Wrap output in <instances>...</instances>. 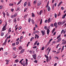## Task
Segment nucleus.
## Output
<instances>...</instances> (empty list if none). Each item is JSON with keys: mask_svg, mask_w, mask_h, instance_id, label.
Segmentation results:
<instances>
[{"mask_svg": "<svg viewBox=\"0 0 66 66\" xmlns=\"http://www.w3.org/2000/svg\"><path fill=\"white\" fill-rule=\"evenodd\" d=\"M7 26V24H5L3 27V28H2V31H4L6 30V29H5Z\"/></svg>", "mask_w": 66, "mask_h": 66, "instance_id": "nucleus-1", "label": "nucleus"}, {"mask_svg": "<svg viewBox=\"0 0 66 66\" xmlns=\"http://www.w3.org/2000/svg\"><path fill=\"white\" fill-rule=\"evenodd\" d=\"M41 4V2L38 1L37 3V5L38 6H40Z\"/></svg>", "mask_w": 66, "mask_h": 66, "instance_id": "nucleus-2", "label": "nucleus"}, {"mask_svg": "<svg viewBox=\"0 0 66 66\" xmlns=\"http://www.w3.org/2000/svg\"><path fill=\"white\" fill-rule=\"evenodd\" d=\"M32 57H33V58L34 59L36 60V57H37V56L36 55V54L32 55Z\"/></svg>", "mask_w": 66, "mask_h": 66, "instance_id": "nucleus-3", "label": "nucleus"}, {"mask_svg": "<svg viewBox=\"0 0 66 66\" xmlns=\"http://www.w3.org/2000/svg\"><path fill=\"white\" fill-rule=\"evenodd\" d=\"M7 38H6V39H5V41L4 42V43L2 44V45L3 46H4V45H6V43L7 42Z\"/></svg>", "mask_w": 66, "mask_h": 66, "instance_id": "nucleus-4", "label": "nucleus"}, {"mask_svg": "<svg viewBox=\"0 0 66 66\" xmlns=\"http://www.w3.org/2000/svg\"><path fill=\"white\" fill-rule=\"evenodd\" d=\"M47 35H48L50 32V30H49V29H47Z\"/></svg>", "mask_w": 66, "mask_h": 66, "instance_id": "nucleus-5", "label": "nucleus"}, {"mask_svg": "<svg viewBox=\"0 0 66 66\" xmlns=\"http://www.w3.org/2000/svg\"><path fill=\"white\" fill-rule=\"evenodd\" d=\"M41 32L42 34V35L43 36V35H44L45 34V32H44L43 31H41Z\"/></svg>", "mask_w": 66, "mask_h": 66, "instance_id": "nucleus-6", "label": "nucleus"}, {"mask_svg": "<svg viewBox=\"0 0 66 66\" xmlns=\"http://www.w3.org/2000/svg\"><path fill=\"white\" fill-rule=\"evenodd\" d=\"M24 49H23L20 52V53L22 54L23 52H24Z\"/></svg>", "mask_w": 66, "mask_h": 66, "instance_id": "nucleus-7", "label": "nucleus"}, {"mask_svg": "<svg viewBox=\"0 0 66 66\" xmlns=\"http://www.w3.org/2000/svg\"><path fill=\"white\" fill-rule=\"evenodd\" d=\"M47 10H48V11L50 12L51 10V9L50 7L49 6H48L47 7Z\"/></svg>", "mask_w": 66, "mask_h": 66, "instance_id": "nucleus-8", "label": "nucleus"}, {"mask_svg": "<svg viewBox=\"0 0 66 66\" xmlns=\"http://www.w3.org/2000/svg\"><path fill=\"white\" fill-rule=\"evenodd\" d=\"M57 24L59 26H60V24H62V22H58L57 23Z\"/></svg>", "mask_w": 66, "mask_h": 66, "instance_id": "nucleus-9", "label": "nucleus"}, {"mask_svg": "<svg viewBox=\"0 0 66 66\" xmlns=\"http://www.w3.org/2000/svg\"><path fill=\"white\" fill-rule=\"evenodd\" d=\"M51 18H48V23H50L51 21Z\"/></svg>", "mask_w": 66, "mask_h": 66, "instance_id": "nucleus-10", "label": "nucleus"}, {"mask_svg": "<svg viewBox=\"0 0 66 66\" xmlns=\"http://www.w3.org/2000/svg\"><path fill=\"white\" fill-rule=\"evenodd\" d=\"M31 22H32V24H34L35 23V22H34V20L33 19H32L31 20Z\"/></svg>", "mask_w": 66, "mask_h": 66, "instance_id": "nucleus-11", "label": "nucleus"}, {"mask_svg": "<svg viewBox=\"0 0 66 66\" xmlns=\"http://www.w3.org/2000/svg\"><path fill=\"white\" fill-rule=\"evenodd\" d=\"M35 36H36V37H37V39H38L39 38V36L38 35H36V34H35Z\"/></svg>", "mask_w": 66, "mask_h": 66, "instance_id": "nucleus-12", "label": "nucleus"}, {"mask_svg": "<svg viewBox=\"0 0 66 66\" xmlns=\"http://www.w3.org/2000/svg\"><path fill=\"white\" fill-rule=\"evenodd\" d=\"M38 42V41H36L35 42V43H34V46H35L36 44H37V43Z\"/></svg>", "mask_w": 66, "mask_h": 66, "instance_id": "nucleus-13", "label": "nucleus"}, {"mask_svg": "<svg viewBox=\"0 0 66 66\" xmlns=\"http://www.w3.org/2000/svg\"><path fill=\"white\" fill-rule=\"evenodd\" d=\"M61 40V38H59L57 40V42H60Z\"/></svg>", "mask_w": 66, "mask_h": 66, "instance_id": "nucleus-14", "label": "nucleus"}, {"mask_svg": "<svg viewBox=\"0 0 66 66\" xmlns=\"http://www.w3.org/2000/svg\"><path fill=\"white\" fill-rule=\"evenodd\" d=\"M22 47L20 46L19 47H18V48H19V49L20 50H21L22 49Z\"/></svg>", "mask_w": 66, "mask_h": 66, "instance_id": "nucleus-15", "label": "nucleus"}, {"mask_svg": "<svg viewBox=\"0 0 66 66\" xmlns=\"http://www.w3.org/2000/svg\"><path fill=\"white\" fill-rule=\"evenodd\" d=\"M27 2H25V3H24V7H26V5H27Z\"/></svg>", "mask_w": 66, "mask_h": 66, "instance_id": "nucleus-16", "label": "nucleus"}, {"mask_svg": "<svg viewBox=\"0 0 66 66\" xmlns=\"http://www.w3.org/2000/svg\"><path fill=\"white\" fill-rule=\"evenodd\" d=\"M13 5V4L10 3L9 4V5L10 6H12Z\"/></svg>", "mask_w": 66, "mask_h": 66, "instance_id": "nucleus-17", "label": "nucleus"}, {"mask_svg": "<svg viewBox=\"0 0 66 66\" xmlns=\"http://www.w3.org/2000/svg\"><path fill=\"white\" fill-rule=\"evenodd\" d=\"M31 16L32 17H34L35 16V15L33 13H32V15Z\"/></svg>", "mask_w": 66, "mask_h": 66, "instance_id": "nucleus-18", "label": "nucleus"}, {"mask_svg": "<svg viewBox=\"0 0 66 66\" xmlns=\"http://www.w3.org/2000/svg\"><path fill=\"white\" fill-rule=\"evenodd\" d=\"M15 61L16 63H18L19 62V60L18 59H16L15 60Z\"/></svg>", "mask_w": 66, "mask_h": 66, "instance_id": "nucleus-19", "label": "nucleus"}, {"mask_svg": "<svg viewBox=\"0 0 66 66\" xmlns=\"http://www.w3.org/2000/svg\"><path fill=\"white\" fill-rule=\"evenodd\" d=\"M31 18H29V19H28V22H29V23H30V22L31 21Z\"/></svg>", "mask_w": 66, "mask_h": 66, "instance_id": "nucleus-20", "label": "nucleus"}, {"mask_svg": "<svg viewBox=\"0 0 66 66\" xmlns=\"http://www.w3.org/2000/svg\"><path fill=\"white\" fill-rule=\"evenodd\" d=\"M6 15L8 16H10V14L8 13V12H6Z\"/></svg>", "mask_w": 66, "mask_h": 66, "instance_id": "nucleus-21", "label": "nucleus"}, {"mask_svg": "<svg viewBox=\"0 0 66 66\" xmlns=\"http://www.w3.org/2000/svg\"><path fill=\"white\" fill-rule=\"evenodd\" d=\"M42 19H41V21L40 22V25H41V24H42Z\"/></svg>", "mask_w": 66, "mask_h": 66, "instance_id": "nucleus-22", "label": "nucleus"}, {"mask_svg": "<svg viewBox=\"0 0 66 66\" xmlns=\"http://www.w3.org/2000/svg\"><path fill=\"white\" fill-rule=\"evenodd\" d=\"M57 25V23L56 22H55L54 24V26L56 27Z\"/></svg>", "mask_w": 66, "mask_h": 66, "instance_id": "nucleus-23", "label": "nucleus"}, {"mask_svg": "<svg viewBox=\"0 0 66 66\" xmlns=\"http://www.w3.org/2000/svg\"><path fill=\"white\" fill-rule=\"evenodd\" d=\"M3 14V15L4 16H5L6 15V14L4 12H3L2 13Z\"/></svg>", "mask_w": 66, "mask_h": 66, "instance_id": "nucleus-24", "label": "nucleus"}, {"mask_svg": "<svg viewBox=\"0 0 66 66\" xmlns=\"http://www.w3.org/2000/svg\"><path fill=\"white\" fill-rule=\"evenodd\" d=\"M14 21L15 22V23H16L17 22L16 20V19H15V20H14Z\"/></svg>", "mask_w": 66, "mask_h": 66, "instance_id": "nucleus-25", "label": "nucleus"}, {"mask_svg": "<svg viewBox=\"0 0 66 66\" xmlns=\"http://www.w3.org/2000/svg\"><path fill=\"white\" fill-rule=\"evenodd\" d=\"M19 44V42L18 41L16 42V45H18Z\"/></svg>", "mask_w": 66, "mask_h": 66, "instance_id": "nucleus-26", "label": "nucleus"}, {"mask_svg": "<svg viewBox=\"0 0 66 66\" xmlns=\"http://www.w3.org/2000/svg\"><path fill=\"white\" fill-rule=\"evenodd\" d=\"M50 26L51 27H53L54 26V24H51L50 25Z\"/></svg>", "mask_w": 66, "mask_h": 66, "instance_id": "nucleus-27", "label": "nucleus"}, {"mask_svg": "<svg viewBox=\"0 0 66 66\" xmlns=\"http://www.w3.org/2000/svg\"><path fill=\"white\" fill-rule=\"evenodd\" d=\"M36 1H34L33 2V4L34 5H35V4H36Z\"/></svg>", "mask_w": 66, "mask_h": 66, "instance_id": "nucleus-28", "label": "nucleus"}, {"mask_svg": "<svg viewBox=\"0 0 66 66\" xmlns=\"http://www.w3.org/2000/svg\"><path fill=\"white\" fill-rule=\"evenodd\" d=\"M17 14H16V13H15V14L14 15V17H16V16H17Z\"/></svg>", "mask_w": 66, "mask_h": 66, "instance_id": "nucleus-29", "label": "nucleus"}, {"mask_svg": "<svg viewBox=\"0 0 66 66\" xmlns=\"http://www.w3.org/2000/svg\"><path fill=\"white\" fill-rule=\"evenodd\" d=\"M11 17L12 18H14V17H14V15H12L11 16Z\"/></svg>", "mask_w": 66, "mask_h": 66, "instance_id": "nucleus-30", "label": "nucleus"}, {"mask_svg": "<svg viewBox=\"0 0 66 66\" xmlns=\"http://www.w3.org/2000/svg\"><path fill=\"white\" fill-rule=\"evenodd\" d=\"M11 28H10L8 30V32L9 33V32H11Z\"/></svg>", "mask_w": 66, "mask_h": 66, "instance_id": "nucleus-31", "label": "nucleus"}, {"mask_svg": "<svg viewBox=\"0 0 66 66\" xmlns=\"http://www.w3.org/2000/svg\"><path fill=\"white\" fill-rule=\"evenodd\" d=\"M45 57L46 58H47V59L49 58V57H48V56L46 55L45 54Z\"/></svg>", "mask_w": 66, "mask_h": 66, "instance_id": "nucleus-32", "label": "nucleus"}, {"mask_svg": "<svg viewBox=\"0 0 66 66\" xmlns=\"http://www.w3.org/2000/svg\"><path fill=\"white\" fill-rule=\"evenodd\" d=\"M65 22L66 21H63V23L62 22V24H63L64 23H65Z\"/></svg>", "mask_w": 66, "mask_h": 66, "instance_id": "nucleus-33", "label": "nucleus"}, {"mask_svg": "<svg viewBox=\"0 0 66 66\" xmlns=\"http://www.w3.org/2000/svg\"><path fill=\"white\" fill-rule=\"evenodd\" d=\"M4 33L3 32H2V33H1V36H3L4 35Z\"/></svg>", "mask_w": 66, "mask_h": 66, "instance_id": "nucleus-34", "label": "nucleus"}, {"mask_svg": "<svg viewBox=\"0 0 66 66\" xmlns=\"http://www.w3.org/2000/svg\"><path fill=\"white\" fill-rule=\"evenodd\" d=\"M61 36V35H59L57 37L56 39H58L60 37V36Z\"/></svg>", "mask_w": 66, "mask_h": 66, "instance_id": "nucleus-35", "label": "nucleus"}, {"mask_svg": "<svg viewBox=\"0 0 66 66\" xmlns=\"http://www.w3.org/2000/svg\"><path fill=\"white\" fill-rule=\"evenodd\" d=\"M44 28L46 30H47V26H45Z\"/></svg>", "mask_w": 66, "mask_h": 66, "instance_id": "nucleus-36", "label": "nucleus"}, {"mask_svg": "<svg viewBox=\"0 0 66 66\" xmlns=\"http://www.w3.org/2000/svg\"><path fill=\"white\" fill-rule=\"evenodd\" d=\"M20 9V8L19 7H18V8H17V9H16V11H18V10H19Z\"/></svg>", "mask_w": 66, "mask_h": 66, "instance_id": "nucleus-37", "label": "nucleus"}, {"mask_svg": "<svg viewBox=\"0 0 66 66\" xmlns=\"http://www.w3.org/2000/svg\"><path fill=\"white\" fill-rule=\"evenodd\" d=\"M23 38V36H21L20 37V39L21 40Z\"/></svg>", "mask_w": 66, "mask_h": 66, "instance_id": "nucleus-38", "label": "nucleus"}, {"mask_svg": "<svg viewBox=\"0 0 66 66\" xmlns=\"http://www.w3.org/2000/svg\"><path fill=\"white\" fill-rule=\"evenodd\" d=\"M27 8H25V9H24V12H25L27 10Z\"/></svg>", "mask_w": 66, "mask_h": 66, "instance_id": "nucleus-39", "label": "nucleus"}, {"mask_svg": "<svg viewBox=\"0 0 66 66\" xmlns=\"http://www.w3.org/2000/svg\"><path fill=\"white\" fill-rule=\"evenodd\" d=\"M49 61V58H47L46 59V61L47 62H48Z\"/></svg>", "mask_w": 66, "mask_h": 66, "instance_id": "nucleus-40", "label": "nucleus"}, {"mask_svg": "<svg viewBox=\"0 0 66 66\" xmlns=\"http://www.w3.org/2000/svg\"><path fill=\"white\" fill-rule=\"evenodd\" d=\"M27 17V15L26 14L24 16V18H26Z\"/></svg>", "mask_w": 66, "mask_h": 66, "instance_id": "nucleus-41", "label": "nucleus"}, {"mask_svg": "<svg viewBox=\"0 0 66 66\" xmlns=\"http://www.w3.org/2000/svg\"><path fill=\"white\" fill-rule=\"evenodd\" d=\"M35 61H34V62L36 63H37L38 61L36 60H35Z\"/></svg>", "mask_w": 66, "mask_h": 66, "instance_id": "nucleus-42", "label": "nucleus"}, {"mask_svg": "<svg viewBox=\"0 0 66 66\" xmlns=\"http://www.w3.org/2000/svg\"><path fill=\"white\" fill-rule=\"evenodd\" d=\"M47 22H48V20H46L45 21V23Z\"/></svg>", "mask_w": 66, "mask_h": 66, "instance_id": "nucleus-43", "label": "nucleus"}, {"mask_svg": "<svg viewBox=\"0 0 66 66\" xmlns=\"http://www.w3.org/2000/svg\"><path fill=\"white\" fill-rule=\"evenodd\" d=\"M61 9L62 10H63L64 9V8L62 6L61 8Z\"/></svg>", "mask_w": 66, "mask_h": 66, "instance_id": "nucleus-44", "label": "nucleus"}, {"mask_svg": "<svg viewBox=\"0 0 66 66\" xmlns=\"http://www.w3.org/2000/svg\"><path fill=\"white\" fill-rule=\"evenodd\" d=\"M28 6H30V2H28Z\"/></svg>", "mask_w": 66, "mask_h": 66, "instance_id": "nucleus-45", "label": "nucleus"}, {"mask_svg": "<svg viewBox=\"0 0 66 66\" xmlns=\"http://www.w3.org/2000/svg\"><path fill=\"white\" fill-rule=\"evenodd\" d=\"M52 57H51V56H49V60H51V59H52Z\"/></svg>", "mask_w": 66, "mask_h": 66, "instance_id": "nucleus-46", "label": "nucleus"}, {"mask_svg": "<svg viewBox=\"0 0 66 66\" xmlns=\"http://www.w3.org/2000/svg\"><path fill=\"white\" fill-rule=\"evenodd\" d=\"M42 10H40V11L39 14L40 15H41V12H42Z\"/></svg>", "mask_w": 66, "mask_h": 66, "instance_id": "nucleus-47", "label": "nucleus"}, {"mask_svg": "<svg viewBox=\"0 0 66 66\" xmlns=\"http://www.w3.org/2000/svg\"><path fill=\"white\" fill-rule=\"evenodd\" d=\"M66 44V41H65L64 42H63L62 44Z\"/></svg>", "mask_w": 66, "mask_h": 66, "instance_id": "nucleus-48", "label": "nucleus"}, {"mask_svg": "<svg viewBox=\"0 0 66 66\" xmlns=\"http://www.w3.org/2000/svg\"><path fill=\"white\" fill-rule=\"evenodd\" d=\"M3 7V6L2 5H1L0 6V9H1Z\"/></svg>", "mask_w": 66, "mask_h": 66, "instance_id": "nucleus-49", "label": "nucleus"}, {"mask_svg": "<svg viewBox=\"0 0 66 66\" xmlns=\"http://www.w3.org/2000/svg\"><path fill=\"white\" fill-rule=\"evenodd\" d=\"M28 64V62H26V63H25V65L27 66Z\"/></svg>", "mask_w": 66, "mask_h": 66, "instance_id": "nucleus-50", "label": "nucleus"}, {"mask_svg": "<svg viewBox=\"0 0 66 66\" xmlns=\"http://www.w3.org/2000/svg\"><path fill=\"white\" fill-rule=\"evenodd\" d=\"M55 15H54V16H55V18H56L57 15L56 14H55Z\"/></svg>", "mask_w": 66, "mask_h": 66, "instance_id": "nucleus-51", "label": "nucleus"}, {"mask_svg": "<svg viewBox=\"0 0 66 66\" xmlns=\"http://www.w3.org/2000/svg\"><path fill=\"white\" fill-rule=\"evenodd\" d=\"M14 10V9H11V12H13V11Z\"/></svg>", "mask_w": 66, "mask_h": 66, "instance_id": "nucleus-52", "label": "nucleus"}, {"mask_svg": "<svg viewBox=\"0 0 66 66\" xmlns=\"http://www.w3.org/2000/svg\"><path fill=\"white\" fill-rule=\"evenodd\" d=\"M52 9H53V10L54 9V5H53V6H52Z\"/></svg>", "mask_w": 66, "mask_h": 66, "instance_id": "nucleus-53", "label": "nucleus"}, {"mask_svg": "<svg viewBox=\"0 0 66 66\" xmlns=\"http://www.w3.org/2000/svg\"><path fill=\"white\" fill-rule=\"evenodd\" d=\"M55 0H52V3H54Z\"/></svg>", "mask_w": 66, "mask_h": 66, "instance_id": "nucleus-54", "label": "nucleus"}, {"mask_svg": "<svg viewBox=\"0 0 66 66\" xmlns=\"http://www.w3.org/2000/svg\"><path fill=\"white\" fill-rule=\"evenodd\" d=\"M64 46H63L62 47V50H64Z\"/></svg>", "mask_w": 66, "mask_h": 66, "instance_id": "nucleus-55", "label": "nucleus"}, {"mask_svg": "<svg viewBox=\"0 0 66 66\" xmlns=\"http://www.w3.org/2000/svg\"><path fill=\"white\" fill-rule=\"evenodd\" d=\"M37 47V46H35L33 47V48H36Z\"/></svg>", "mask_w": 66, "mask_h": 66, "instance_id": "nucleus-56", "label": "nucleus"}, {"mask_svg": "<svg viewBox=\"0 0 66 66\" xmlns=\"http://www.w3.org/2000/svg\"><path fill=\"white\" fill-rule=\"evenodd\" d=\"M60 45V44H59L57 46H56V48H58V46Z\"/></svg>", "mask_w": 66, "mask_h": 66, "instance_id": "nucleus-57", "label": "nucleus"}, {"mask_svg": "<svg viewBox=\"0 0 66 66\" xmlns=\"http://www.w3.org/2000/svg\"><path fill=\"white\" fill-rule=\"evenodd\" d=\"M36 33H37V32H36V31H35L34 32V33H33L34 34H36Z\"/></svg>", "mask_w": 66, "mask_h": 66, "instance_id": "nucleus-58", "label": "nucleus"}, {"mask_svg": "<svg viewBox=\"0 0 66 66\" xmlns=\"http://www.w3.org/2000/svg\"><path fill=\"white\" fill-rule=\"evenodd\" d=\"M44 47H42V50H43L44 49Z\"/></svg>", "mask_w": 66, "mask_h": 66, "instance_id": "nucleus-59", "label": "nucleus"}, {"mask_svg": "<svg viewBox=\"0 0 66 66\" xmlns=\"http://www.w3.org/2000/svg\"><path fill=\"white\" fill-rule=\"evenodd\" d=\"M21 29V27H19V30H20Z\"/></svg>", "mask_w": 66, "mask_h": 66, "instance_id": "nucleus-60", "label": "nucleus"}, {"mask_svg": "<svg viewBox=\"0 0 66 66\" xmlns=\"http://www.w3.org/2000/svg\"><path fill=\"white\" fill-rule=\"evenodd\" d=\"M36 33H38L39 32V31H38L37 30H36Z\"/></svg>", "mask_w": 66, "mask_h": 66, "instance_id": "nucleus-61", "label": "nucleus"}, {"mask_svg": "<svg viewBox=\"0 0 66 66\" xmlns=\"http://www.w3.org/2000/svg\"><path fill=\"white\" fill-rule=\"evenodd\" d=\"M5 61L7 62H9V60H6Z\"/></svg>", "mask_w": 66, "mask_h": 66, "instance_id": "nucleus-62", "label": "nucleus"}, {"mask_svg": "<svg viewBox=\"0 0 66 66\" xmlns=\"http://www.w3.org/2000/svg\"><path fill=\"white\" fill-rule=\"evenodd\" d=\"M16 48V47H14L13 48V50H15V49Z\"/></svg>", "mask_w": 66, "mask_h": 66, "instance_id": "nucleus-63", "label": "nucleus"}, {"mask_svg": "<svg viewBox=\"0 0 66 66\" xmlns=\"http://www.w3.org/2000/svg\"><path fill=\"white\" fill-rule=\"evenodd\" d=\"M57 63H55V64L54 65V66H56V65Z\"/></svg>", "mask_w": 66, "mask_h": 66, "instance_id": "nucleus-64", "label": "nucleus"}]
</instances>
